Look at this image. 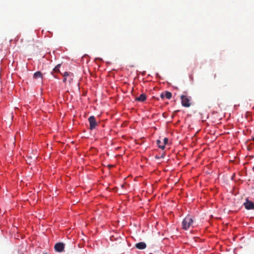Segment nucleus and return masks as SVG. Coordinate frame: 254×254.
Segmentation results:
<instances>
[{
  "mask_svg": "<svg viewBox=\"0 0 254 254\" xmlns=\"http://www.w3.org/2000/svg\"><path fill=\"white\" fill-rule=\"evenodd\" d=\"M216 77V74H214V77L215 78Z\"/></svg>",
  "mask_w": 254,
  "mask_h": 254,
  "instance_id": "a211bd4d",
  "label": "nucleus"
},
{
  "mask_svg": "<svg viewBox=\"0 0 254 254\" xmlns=\"http://www.w3.org/2000/svg\"><path fill=\"white\" fill-rule=\"evenodd\" d=\"M155 157L156 159H160V157L159 156H156Z\"/></svg>",
  "mask_w": 254,
  "mask_h": 254,
  "instance_id": "2eb2a0df",
  "label": "nucleus"
},
{
  "mask_svg": "<svg viewBox=\"0 0 254 254\" xmlns=\"http://www.w3.org/2000/svg\"><path fill=\"white\" fill-rule=\"evenodd\" d=\"M244 206L246 209L248 210L254 209V203L247 199L246 201L244 203Z\"/></svg>",
  "mask_w": 254,
  "mask_h": 254,
  "instance_id": "39448f33",
  "label": "nucleus"
},
{
  "mask_svg": "<svg viewBox=\"0 0 254 254\" xmlns=\"http://www.w3.org/2000/svg\"><path fill=\"white\" fill-rule=\"evenodd\" d=\"M252 140L254 142V137H252Z\"/></svg>",
  "mask_w": 254,
  "mask_h": 254,
  "instance_id": "dca6fc26",
  "label": "nucleus"
},
{
  "mask_svg": "<svg viewBox=\"0 0 254 254\" xmlns=\"http://www.w3.org/2000/svg\"><path fill=\"white\" fill-rule=\"evenodd\" d=\"M23 254V253H20V254Z\"/></svg>",
  "mask_w": 254,
  "mask_h": 254,
  "instance_id": "6ab92c4d",
  "label": "nucleus"
},
{
  "mask_svg": "<svg viewBox=\"0 0 254 254\" xmlns=\"http://www.w3.org/2000/svg\"><path fill=\"white\" fill-rule=\"evenodd\" d=\"M65 244L62 242H59L55 244L54 246L55 250L56 252L61 253L64 252Z\"/></svg>",
  "mask_w": 254,
  "mask_h": 254,
  "instance_id": "20e7f679",
  "label": "nucleus"
},
{
  "mask_svg": "<svg viewBox=\"0 0 254 254\" xmlns=\"http://www.w3.org/2000/svg\"><path fill=\"white\" fill-rule=\"evenodd\" d=\"M33 78L35 79H37V78H39L42 79L43 78V74L40 71H37L35 73H34V74L33 75Z\"/></svg>",
  "mask_w": 254,
  "mask_h": 254,
  "instance_id": "1a4fd4ad",
  "label": "nucleus"
},
{
  "mask_svg": "<svg viewBox=\"0 0 254 254\" xmlns=\"http://www.w3.org/2000/svg\"><path fill=\"white\" fill-rule=\"evenodd\" d=\"M88 121L90 124V129L93 130L95 129L97 125V123L96 121L95 117L93 116H90L88 118Z\"/></svg>",
  "mask_w": 254,
  "mask_h": 254,
  "instance_id": "7ed1b4c3",
  "label": "nucleus"
},
{
  "mask_svg": "<svg viewBox=\"0 0 254 254\" xmlns=\"http://www.w3.org/2000/svg\"><path fill=\"white\" fill-rule=\"evenodd\" d=\"M66 81V77H64L63 79V82L65 83Z\"/></svg>",
  "mask_w": 254,
  "mask_h": 254,
  "instance_id": "4468645a",
  "label": "nucleus"
},
{
  "mask_svg": "<svg viewBox=\"0 0 254 254\" xmlns=\"http://www.w3.org/2000/svg\"><path fill=\"white\" fill-rule=\"evenodd\" d=\"M168 139L166 137H165L164 139H163V145H166L168 143Z\"/></svg>",
  "mask_w": 254,
  "mask_h": 254,
  "instance_id": "f8f14e48",
  "label": "nucleus"
},
{
  "mask_svg": "<svg viewBox=\"0 0 254 254\" xmlns=\"http://www.w3.org/2000/svg\"><path fill=\"white\" fill-rule=\"evenodd\" d=\"M63 75L64 77H67L69 75V73L68 72L65 71L63 74Z\"/></svg>",
  "mask_w": 254,
  "mask_h": 254,
  "instance_id": "ddd939ff",
  "label": "nucleus"
},
{
  "mask_svg": "<svg viewBox=\"0 0 254 254\" xmlns=\"http://www.w3.org/2000/svg\"><path fill=\"white\" fill-rule=\"evenodd\" d=\"M135 247L139 250H143L146 248V245L144 242H139L135 244Z\"/></svg>",
  "mask_w": 254,
  "mask_h": 254,
  "instance_id": "0eeeda50",
  "label": "nucleus"
},
{
  "mask_svg": "<svg viewBox=\"0 0 254 254\" xmlns=\"http://www.w3.org/2000/svg\"><path fill=\"white\" fill-rule=\"evenodd\" d=\"M181 103L183 106L185 107H189L190 106V97L186 95H182L181 96Z\"/></svg>",
  "mask_w": 254,
  "mask_h": 254,
  "instance_id": "f03ea898",
  "label": "nucleus"
},
{
  "mask_svg": "<svg viewBox=\"0 0 254 254\" xmlns=\"http://www.w3.org/2000/svg\"><path fill=\"white\" fill-rule=\"evenodd\" d=\"M61 64H58L57 65H56L55 68L53 69V72L51 73L53 74V72H60V67L61 66Z\"/></svg>",
  "mask_w": 254,
  "mask_h": 254,
  "instance_id": "9b49d317",
  "label": "nucleus"
},
{
  "mask_svg": "<svg viewBox=\"0 0 254 254\" xmlns=\"http://www.w3.org/2000/svg\"><path fill=\"white\" fill-rule=\"evenodd\" d=\"M157 144L160 148L162 149H165V146L164 145H163V143H162L160 140L158 139L157 140Z\"/></svg>",
  "mask_w": 254,
  "mask_h": 254,
  "instance_id": "9d476101",
  "label": "nucleus"
},
{
  "mask_svg": "<svg viewBox=\"0 0 254 254\" xmlns=\"http://www.w3.org/2000/svg\"><path fill=\"white\" fill-rule=\"evenodd\" d=\"M160 158H163L164 157V155H162L161 157H160Z\"/></svg>",
  "mask_w": 254,
  "mask_h": 254,
  "instance_id": "f3484780",
  "label": "nucleus"
},
{
  "mask_svg": "<svg viewBox=\"0 0 254 254\" xmlns=\"http://www.w3.org/2000/svg\"><path fill=\"white\" fill-rule=\"evenodd\" d=\"M193 223V217L190 215H187L182 222V227L185 230L189 229Z\"/></svg>",
  "mask_w": 254,
  "mask_h": 254,
  "instance_id": "f257e3e1",
  "label": "nucleus"
},
{
  "mask_svg": "<svg viewBox=\"0 0 254 254\" xmlns=\"http://www.w3.org/2000/svg\"><path fill=\"white\" fill-rule=\"evenodd\" d=\"M160 97L162 99H163L164 97H166L168 99H170L172 97V93L169 91H165L164 92H162L160 95Z\"/></svg>",
  "mask_w": 254,
  "mask_h": 254,
  "instance_id": "423d86ee",
  "label": "nucleus"
},
{
  "mask_svg": "<svg viewBox=\"0 0 254 254\" xmlns=\"http://www.w3.org/2000/svg\"><path fill=\"white\" fill-rule=\"evenodd\" d=\"M146 99V95L144 94H141L139 97L135 98V101L139 102H144Z\"/></svg>",
  "mask_w": 254,
  "mask_h": 254,
  "instance_id": "6e6552de",
  "label": "nucleus"
}]
</instances>
